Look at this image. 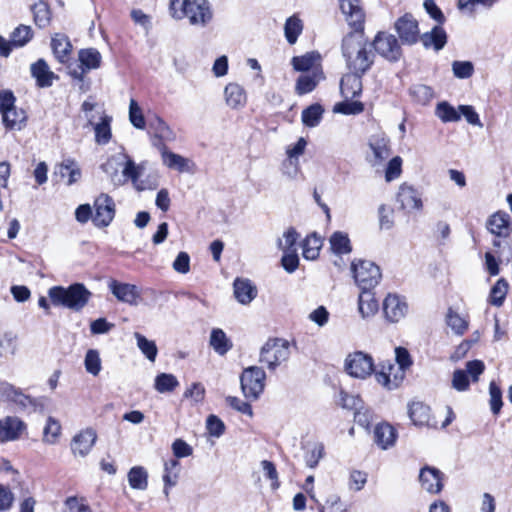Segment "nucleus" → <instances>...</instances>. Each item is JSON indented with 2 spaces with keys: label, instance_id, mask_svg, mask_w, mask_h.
<instances>
[{
  "label": "nucleus",
  "instance_id": "f257e3e1",
  "mask_svg": "<svg viewBox=\"0 0 512 512\" xmlns=\"http://www.w3.org/2000/svg\"><path fill=\"white\" fill-rule=\"evenodd\" d=\"M101 169L114 186L124 185L128 180H131L133 186L138 191L156 188L155 183L147 184L144 180H140V176L144 171V165L136 164L125 153L111 156L101 165Z\"/></svg>",
  "mask_w": 512,
  "mask_h": 512
},
{
  "label": "nucleus",
  "instance_id": "f03ea898",
  "mask_svg": "<svg viewBox=\"0 0 512 512\" xmlns=\"http://www.w3.org/2000/svg\"><path fill=\"white\" fill-rule=\"evenodd\" d=\"M371 43L364 33L351 32L342 40L341 51L349 71L366 73L374 63Z\"/></svg>",
  "mask_w": 512,
  "mask_h": 512
},
{
  "label": "nucleus",
  "instance_id": "7ed1b4c3",
  "mask_svg": "<svg viewBox=\"0 0 512 512\" xmlns=\"http://www.w3.org/2000/svg\"><path fill=\"white\" fill-rule=\"evenodd\" d=\"M170 15L177 20L187 18L193 26H206L213 18L208 0H170Z\"/></svg>",
  "mask_w": 512,
  "mask_h": 512
},
{
  "label": "nucleus",
  "instance_id": "20e7f679",
  "mask_svg": "<svg viewBox=\"0 0 512 512\" xmlns=\"http://www.w3.org/2000/svg\"><path fill=\"white\" fill-rule=\"evenodd\" d=\"M92 293L82 284L74 283L65 288L53 286L48 290V297L52 305L81 311L89 302Z\"/></svg>",
  "mask_w": 512,
  "mask_h": 512
},
{
  "label": "nucleus",
  "instance_id": "39448f33",
  "mask_svg": "<svg viewBox=\"0 0 512 512\" xmlns=\"http://www.w3.org/2000/svg\"><path fill=\"white\" fill-rule=\"evenodd\" d=\"M290 356V345L287 340L274 338L269 339L260 350L259 361L267 366L269 370H275L282 362Z\"/></svg>",
  "mask_w": 512,
  "mask_h": 512
},
{
  "label": "nucleus",
  "instance_id": "423d86ee",
  "mask_svg": "<svg viewBox=\"0 0 512 512\" xmlns=\"http://www.w3.org/2000/svg\"><path fill=\"white\" fill-rule=\"evenodd\" d=\"M266 373L258 366H250L243 370L240 383L244 396L255 401L262 394L265 387Z\"/></svg>",
  "mask_w": 512,
  "mask_h": 512
},
{
  "label": "nucleus",
  "instance_id": "0eeeda50",
  "mask_svg": "<svg viewBox=\"0 0 512 512\" xmlns=\"http://www.w3.org/2000/svg\"><path fill=\"white\" fill-rule=\"evenodd\" d=\"M12 92L5 91L0 99V113L4 126L10 130H21L26 121V113L15 106Z\"/></svg>",
  "mask_w": 512,
  "mask_h": 512
},
{
  "label": "nucleus",
  "instance_id": "6e6552de",
  "mask_svg": "<svg viewBox=\"0 0 512 512\" xmlns=\"http://www.w3.org/2000/svg\"><path fill=\"white\" fill-rule=\"evenodd\" d=\"M351 270L360 289H373L381 279L380 268L370 261L353 262Z\"/></svg>",
  "mask_w": 512,
  "mask_h": 512
},
{
  "label": "nucleus",
  "instance_id": "1a4fd4ad",
  "mask_svg": "<svg viewBox=\"0 0 512 512\" xmlns=\"http://www.w3.org/2000/svg\"><path fill=\"white\" fill-rule=\"evenodd\" d=\"M345 370L354 378L366 379L375 371L373 357L362 351H355L347 355Z\"/></svg>",
  "mask_w": 512,
  "mask_h": 512
},
{
  "label": "nucleus",
  "instance_id": "9d476101",
  "mask_svg": "<svg viewBox=\"0 0 512 512\" xmlns=\"http://www.w3.org/2000/svg\"><path fill=\"white\" fill-rule=\"evenodd\" d=\"M375 51L390 62H397L402 57V48L397 38L387 32H378L371 43Z\"/></svg>",
  "mask_w": 512,
  "mask_h": 512
},
{
  "label": "nucleus",
  "instance_id": "9b49d317",
  "mask_svg": "<svg viewBox=\"0 0 512 512\" xmlns=\"http://www.w3.org/2000/svg\"><path fill=\"white\" fill-rule=\"evenodd\" d=\"M78 59L79 67L71 69L69 74L79 81H83L85 74L90 70L98 69L102 62V56L95 48L81 49L78 53Z\"/></svg>",
  "mask_w": 512,
  "mask_h": 512
},
{
  "label": "nucleus",
  "instance_id": "f8f14e48",
  "mask_svg": "<svg viewBox=\"0 0 512 512\" xmlns=\"http://www.w3.org/2000/svg\"><path fill=\"white\" fill-rule=\"evenodd\" d=\"M92 221L96 227H107L115 215V204L108 194H100L94 201Z\"/></svg>",
  "mask_w": 512,
  "mask_h": 512
},
{
  "label": "nucleus",
  "instance_id": "ddd939ff",
  "mask_svg": "<svg viewBox=\"0 0 512 512\" xmlns=\"http://www.w3.org/2000/svg\"><path fill=\"white\" fill-rule=\"evenodd\" d=\"M394 27L403 44H415L421 37L418 22L411 14L400 17Z\"/></svg>",
  "mask_w": 512,
  "mask_h": 512
},
{
  "label": "nucleus",
  "instance_id": "4468645a",
  "mask_svg": "<svg viewBox=\"0 0 512 512\" xmlns=\"http://www.w3.org/2000/svg\"><path fill=\"white\" fill-rule=\"evenodd\" d=\"M33 33L30 26L19 25L11 33V39L0 36V55L8 57L14 47H22L32 39Z\"/></svg>",
  "mask_w": 512,
  "mask_h": 512
},
{
  "label": "nucleus",
  "instance_id": "2eb2a0df",
  "mask_svg": "<svg viewBox=\"0 0 512 512\" xmlns=\"http://www.w3.org/2000/svg\"><path fill=\"white\" fill-rule=\"evenodd\" d=\"M108 288L118 301L131 306L138 305L141 294L136 285L111 279Z\"/></svg>",
  "mask_w": 512,
  "mask_h": 512
},
{
  "label": "nucleus",
  "instance_id": "dca6fc26",
  "mask_svg": "<svg viewBox=\"0 0 512 512\" xmlns=\"http://www.w3.org/2000/svg\"><path fill=\"white\" fill-rule=\"evenodd\" d=\"M340 8L346 21L354 29L353 32L363 33L365 13L360 0H340Z\"/></svg>",
  "mask_w": 512,
  "mask_h": 512
},
{
  "label": "nucleus",
  "instance_id": "f3484780",
  "mask_svg": "<svg viewBox=\"0 0 512 512\" xmlns=\"http://www.w3.org/2000/svg\"><path fill=\"white\" fill-rule=\"evenodd\" d=\"M26 430V424L16 416H6L0 419V442L18 440Z\"/></svg>",
  "mask_w": 512,
  "mask_h": 512
},
{
  "label": "nucleus",
  "instance_id": "a211bd4d",
  "mask_svg": "<svg viewBox=\"0 0 512 512\" xmlns=\"http://www.w3.org/2000/svg\"><path fill=\"white\" fill-rule=\"evenodd\" d=\"M54 176L61 181L65 180L66 185L71 186L80 180L82 172L75 159L66 158L55 166Z\"/></svg>",
  "mask_w": 512,
  "mask_h": 512
},
{
  "label": "nucleus",
  "instance_id": "6ab92c4d",
  "mask_svg": "<svg viewBox=\"0 0 512 512\" xmlns=\"http://www.w3.org/2000/svg\"><path fill=\"white\" fill-rule=\"evenodd\" d=\"M407 310L406 302L398 295L389 294L383 302V311L389 322H399L405 317Z\"/></svg>",
  "mask_w": 512,
  "mask_h": 512
},
{
  "label": "nucleus",
  "instance_id": "aec40b11",
  "mask_svg": "<svg viewBox=\"0 0 512 512\" xmlns=\"http://www.w3.org/2000/svg\"><path fill=\"white\" fill-rule=\"evenodd\" d=\"M97 433L93 428H86L76 434L71 443L72 452L81 457L86 456L94 446Z\"/></svg>",
  "mask_w": 512,
  "mask_h": 512
},
{
  "label": "nucleus",
  "instance_id": "412c9836",
  "mask_svg": "<svg viewBox=\"0 0 512 512\" xmlns=\"http://www.w3.org/2000/svg\"><path fill=\"white\" fill-rule=\"evenodd\" d=\"M365 73L349 71L343 75L340 81L341 95L345 99H353L362 93V76Z\"/></svg>",
  "mask_w": 512,
  "mask_h": 512
},
{
  "label": "nucleus",
  "instance_id": "4be33fe9",
  "mask_svg": "<svg viewBox=\"0 0 512 512\" xmlns=\"http://www.w3.org/2000/svg\"><path fill=\"white\" fill-rule=\"evenodd\" d=\"M443 476L440 470L426 466L421 469L419 480L424 490L432 494H437L443 488Z\"/></svg>",
  "mask_w": 512,
  "mask_h": 512
},
{
  "label": "nucleus",
  "instance_id": "5701e85b",
  "mask_svg": "<svg viewBox=\"0 0 512 512\" xmlns=\"http://www.w3.org/2000/svg\"><path fill=\"white\" fill-rule=\"evenodd\" d=\"M0 400L12 401L23 409L34 406V400L30 396L4 381H0Z\"/></svg>",
  "mask_w": 512,
  "mask_h": 512
},
{
  "label": "nucleus",
  "instance_id": "b1692460",
  "mask_svg": "<svg viewBox=\"0 0 512 512\" xmlns=\"http://www.w3.org/2000/svg\"><path fill=\"white\" fill-rule=\"evenodd\" d=\"M486 226L492 234L499 237H507L512 231L510 216L503 211H498L491 215L487 220Z\"/></svg>",
  "mask_w": 512,
  "mask_h": 512
},
{
  "label": "nucleus",
  "instance_id": "393cba45",
  "mask_svg": "<svg viewBox=\"0 0 512 512\" xmlns=\"http://www.w3.org/2000/svg\"><path fill=\"white\" fill-rule=\"evenodd\" d=\"M233 291L236 300L243 305L251 303L258 293L256 286L246 278H236L233 283Z\"/></svg>",
  "mask_w": 512,
  "mask_h": 512
},
{
  "label": "nucleus",
  "instance_id": "a878e982",
  "mask_svg": "<svg viewBox=\"0 0 512 512\" xmlns=\"http://www.w3.org/2000/svg\"><path fill=\"white\" fill-rule=\"evenodd\" d=\"M324 79L323 69H316L313 73H303L296 81L295 93L300 96L308 94Z\"/></svg>",
  "mask_w": 512,
  "mask_h": 512
},
{
  "label": "nucleus",
  "instance_id": "bb28decb",
  "mask_svg": "<svg viewBox=\"0 0 512 512\" xmlns=\"http://www.w3.org/2000/svg\"><path fill=\"white\" fill-rule=\"evenodd\" d=\"M291 64L296 71L303 73H313L317 69H322L321 56L318 52H308L302 56H295Z\"/></svg>",
  "mask_w": 512,
  "mask_h": 512
},
{
  "label": "nucleus",
  "instance_id": "cd10ccee",
  "mask_svg": "<svg viewBox=\"0 0 512 512\" xmlns=\"http://www.w3.org/2000/svg\"><path fill=\"white\" fill-rule=\"evenodd\" d=\"M397 201L401 208L407 211L419 210L422 207V201L418 192L409 185L402 184L397 194Z\"/></svg>",
  "mask_w": 512,
  "mask_h": 512
},
{
  "label": "nucleus",
  "instance_id": "c85d7f7f",
  "mask_svg": "<svg viewBox=\"0 0 512 512\" xmlns=\"http://www.w3.org/2000/svg\"><path fill=\"white\" fill-rule=\"evenodd\" d=\"M396 430L388 423L378 424L374 429V441L381 449H388L395 444Z\"/></svg>",
  "mask_w": 512,
  "mask_h": 512
},
{
  "label": "nucleus",
  "instance_id": "c756f323",
  "mask_svg": "<svg viewBox=\"0 0 512 512\" xmlns=\"http://www.w3.org/2000/svg\"><path fill=\"white\" fill-rule=\"evenodd\" d=\"M420 40L425 48H433L435 51H439L445 46L447 35L440 25H436L430 32L422 34Z\"/></svg>",
  "mask_w": 512,
  "mask_h": 512
},
{
  "label": "nucleus",
  "instance_id": "7c9ffc66",
  "mask_svg": "<svg viewBox=\"0 0 512 512\" xmlns=\"http://www.w3.org/2000/svg\"><path fill=\"white\" fill-rule=\"evenodd\" d=\"M226 104L232 109H239L246 104L245 90L237 83H229L224 89Z\"/></svg>",
  "mask_w": 512,
  "mask_h": 512
},
{
  "label": "nucleus",
  "instance_id": "2f4dec72",
  "mask_svg": "<svg viewBox=\"0 0 512 512\" xmlns=\"http://www.w3.org/2000/svg\"><path fill=\"white\" fill-rule=\"evenodd\" d=\"M304 461L307 467L315 468L324 457V445L318 441H308L303 445Z\"/></svg>",
  "mask_w": 512,
  "mask_h": 512
},
{
  "label": "nucleus",
  "instance_id": "473e14b6",
  "mask_svg": "<svg viewBox=\"0 0 512 512\" xmlns=\"http://www.w3.org/2000/svg\"><path fill=\"white\" fill-rule=\"evenodd\" d=\"M31 74L40 87L51 86L53 78L55 77L54 73L50 71L48 64L43 59H39L31 65Z\"/></svg>",
  "mask_w": 512,
  "mask_h": 512
},
{
  "label": "nucleus",
  "instance_id": "72a5a7b5",
  "mask_svg": "<svg viewBox=\"0 0 512 512\" xmlns=\"http://www.w3.org/2000/svg\"><path fill=\"white\" fill-rule=\"evenodd\" d=\"M358 310L363 318L373 316L378 311V302L371 289H361L358 299Z\"/></svg>",
  "mask_w": 512,
  "mask_h": 512
},
{
  "label": "nucleus",
  "instance_id": "f704fd0d",
  "mask_svg": "<svg viewBox=\"0 0 512 512\" xmlns=\"http://www.w3.org/2000/svg\"><path fill=\"white\" fill-rule=\"evenodd\" d=\"M408 414L414 425H431L430 407L422 402H412L409 405Z\"/></svg>",
  "mask_w": 512,
  "mask_h": 512
},
{
  "label": "nucleus",
  "instance_id": "c9c22d12",
  "mask_svg": "<svg viewBox=\"0 0 512 512\" xmlns=\"http://www.w3.org/2000/svg\"><path fill=\"white\" fill-rule=\"evenodd\" d=\"M51 46L56 58L62 63L66 62L72 49L68 37L63 34H56L52 38Z\"/></svg>",
  "mask_w": 512,
  "mask_h": 512
},
{
  "label": "nucleus",
  "instance_id": "e433bc0d",
  "mask_svg": "<svg viewBox=\"0 0 512 512\" xmlns=\"http://www.w3.org/2000/svg\"><path fill=\"white\" fill-rule=\"evenodd\" d=\"M157 146L162 155L163 163L169 168L177 169L178 171H184L187 166V160L181 155L175 154L173 152L167 151L166 146L164 144L154 143Z\"/></svg>",
  "mask_w": 512,
  "mask_h": 512
},
{
  "label": "nucleus",
  "instance_id": "4c0bfd02",
  "mask_svg": "<svg viewBox=\"0 0 512 512\" xmlns=\"http://www.w3.org/2000/svg\"><path fill=\"white\" fill-rule=\"evenodd\" d=\"M210 345L219 355H225L231 348L232 343L222 329H213L210 335Z\"/></svg>",
  "mask_w": 512,
  "mask_h": 512
},
{
  "label": "nucleus",
  "instance_id": "58836bf2",
  "mask_svg": "<svg viewBox=\"0 0 512 512\" xmlns=\"http://www.w3.org/2000/svg\"><path fill=\"white\" fill-rule=\"evenodd\" d=\"M389 141L383 136H372L369 140V147L371 148L375 157L376 163L382 162L390 155Z\"/></svg>",
  "mask_w": 512,
  "mask_h": 512
},
{
  "label": "nucleus",
  "instance_id": "ea45409f",
  "mask_svg": "<svg viewBox=\"0 0 512 512\" xmlns=\"http://www.w3.org/2000/svg\"><path fill=\"white\" fill-rule=\"evenodd\" d=\"M112 118L110 116H103L101 121L94 125L95 142L98 145H106L112 137L111 124Z\"/></svg>",
  "mask_w": 512,
  "mask_h": 512
},
{
  "label": "nucleus",
  "instance_id": "a19ab883",
  "mask_svg": "<svg viewBox=\"0 0 512 512\" xmlns=\"http://www.w3.org/2000/svg\"><path fill=\"white\" fill-rule=\"evenodd\" d=\"M179 386L178 379L170 373H160L154 381V388L159 393L173 392Z\"/></svg>",
  "mask_w": 512,
  "mask_h": 512
},
{
  "label": "nucleus",
  "instance_id": "79ce46f5",
  "mask_svg": "<svg viewBox=\"0 0 512 512\" xmlns=\"http://www.w3.org/2000/svg\"><path fill=\"white\" fill-rule=\"evenodd\" d=\"M330 246L331 250L337 255L348 254L352 249L348 235L340 231L331 235Z\"/></svg>",
  "mask_w": 512,
  "mask_h": 512
},
{
  "label": "nucleus",
  "instance_id": "37998d69",
  "mask_svg": "<svg viewBox=\"0 0 512 512\" xmlns=\"http://www.w3.org/2000/svg\"><path fill=\"white\" fill-rule=\"evenodd\" d=\"M446 323L457 335H462L468 329V320L459 313L449 308L446 314Z\"/></svg>",
  "mask_w": 512,
  "mask_h": 512
},
{
  "label": "nucleus",
  "instance_id": "c03bdc74",
  "mask_svg": "<svg viewBox=\"0 0 512 512\" xmlns=\"http://www.w3.org/2000/svg\"><path fill=\"white\" fill-rule=\"evenodd\" d=\"M508 282L501 278L497 280L490 291L489 302L491 305L501 307L508 292Z\"/></svg>",
  "mask_w": 512,
  "mask_h": 512
},
{
  "label": "nucleus",
  "instance_id": "a18cd8bd",
  "mask_svg": "<svg viewBox=\"0 0 512 512\" xmlns=\"http://www.w3.org/2000/svg\"><path fill=\"white\" fill-rule=\"evenodd\" d=\"M322 240L315 233L306 237L303 242V257L307 260H314L319 255Z\"/></svg>",
  "mask_w": 512,
  "mask_h": 512
},
{
  "label": "nucleus",
  "instance_id": "49530a36",
  "mask_svg": "<svg viewBox=\"0 0 512 512\" xmlns=\"http://www.w3.org/2000/svg\"><path fill=\"white\" fill-rule=\"evenodd\" d=\"M303 30L302 21L297 16H291L286 20L284 31L285 37L290 44L296 43L298 36Z\"/></svg>",
  "mask_w": 512,
  "mask_h": 512
},
{
  "label": "nucleus",
  "instance_id": "de8ad7c7",
  "mask_svg": "<svg viewBox=\"0 0 512 512\" xmlns=\"http://www.w3.org/2000/svg\"><path fill=\"white\" fill-rule=\"evenodd\" d=\"M148 475L143 467H133L128 473V481L133 489L145 490L148 485Z\"/></svg>",
  "mask_w": 512,
  "mask_h": 512
},
{
  "label": "nucleus",
  "instance_id": "09e8293b",
  "mask_svg": "<svg viewBox=\"0 0 512 512\" xmlns=\"http://www.w3.org/2000/svg\"><path fill=\"white\" fill-rule=\"evenodd\" d=\"M17 349V336L13 332L0 334V356H13Z\"/></svg>",
  "mask_w": 512,
  "mask_h": 512
},
{
  "label": "nucleus",
  "instance_id": "8fccbe9b",
  "mask_svg": "<svg viewBox=\"0 0 512 512\" xmlns=\"http://www.w3.org/2000/svg\"><path fill=\"white\" fill-rule=\"evenodd\" d=\"M435 113L443 122H457L461 119L459 110L447 102L439 103L436 107Z\"/></svg>",
  "mask_w": 512,
  "mask_h": 512
},
{
  "label": "nucleus",
  "instance_id": "3c124183",
  "mask_svg": "<svg viewBox=\"0 0 512 512\" xmlns=\"http://www.w3.org/2000/svg\"><path fill=\"white\" fill-rule=\"evenodd\" d=\"M324 110L320 104H313L302 112V122L308 127H315L319 124Z\"/></svg>",
  "mask_w": 512,
  "mask_h": 512
},
{
  "label": "nucleus",
  "instance_id": "603ef678",
  "mask_svg": "<svg viewBox=\"0 0 512 512\" xmlns=\"http://www.w3.org/2000/svg\"><path fill=\"white\" fill-rule=\"evenodd\" d=\"M134 337L137 340V346L141 350V352L149 359L154 362L157 356V346L154 341L148 340L142 334L135 332Z\"/></svg>",
  "mask_w": 512,
  "mask_h": 512
},
{
  "label": "nucleus",
  "instance_id": "864d4df0",
  "mask_svg": "<svg viewBox=\"0 0 512 512\" xmlns=\"http://www.w3.org/2000/svg\"><path fill=\"white\" fill-rule=\"evenodd\" d=\"M179 472V462L176 459H171L164 464V475L163 481L165 486H174L176 485L177 478ZM164 492L166 495L168 494L167 487H165Z\"/></svg>",
  "mask_w": 512,
  "mask_h": 512
},
{
  "label": "nucleus",
  "instance_id": "5fc2aeb1",
  "mask_svg": "<svg viewBox=\"0 0 512 512\" xmlns=\"http://www.w3.org/2000/svg\"><path fill=\"white\" fill-rule=\"evenodd\" d=\"M363 110L364 104L362 102L350 101V99L337 103L333 108L334 112L344 115H357L363 112Z\"/></svg>",
  "mask_w": 512,
  "mask_h": 512
},
{
  "label": "nucleus",
  "instance_id": "6e6d98bb",
  "mask_svg": "<svg viewBox=\"0 0 512 512\" xmlns=\"http://www.w3.org/2000/svg\"><path fill=\"white\" fill-rule=\"evenodd\" d=\"M129 120L131 124L137 129H144L146 125L145 117L142 109L135 99H130L129 102Z\"/></svg>",
  "mask_w": 512,
  "mask_h": 512
},
{
  "label": "nucleus",
  "instance_id": "4d7b16f0",
  "mask_svg": "<svg viewBox=\"0 0 512 512\" xmlns=\"http://www.w3.org/2000/svg\"><path fill=\"white\" fill-rule=\"evenodd\" d=\"M84 365L88 373L97 376L101 371L99 352L94 349H89L85 355Z\"/></svg>",
  "mask_w": 512,
  "mask_h": 512
},
{
  "label": "nucleus",
  "instance_id": "13d9d810",
  "mask_svg": "<svg viewBox=\"0 0 512 512\" xmlns=\"http://www.w3.org/2000/svg\"><path fill=\"white\" fill-rule=\"evenodd\" d=\"M410 95L420 104H427L433 98V91L429 86L416 84L410 88Z\"/></svg>",
  "mask_w": 512,
  "mask_h": 512
},
{
  "label": "nucleus",
  "instance_id": "bf43d9fd",
  "mask_svg": "<svg viewBox=\"0 0 512 512\" xmlns=\"http://www.w3.org/2000/svg\"><path fill=\"white\" fill-rule=\"evenodd\" d=\"M61 426L57 420L52 417L47 419V423L43 430V440L46 443L54 444L60 435Z\"/></svg>",
  "mask_w": 512,
  "mask_h": 512
},
{
  "label": "nucleus",
  "instance_id": "052dcab7",
  "mask_svg": "<svg viewBox=\"0 0 512 512\" xmlns=\"http://www.w3.org/2000/svg\"><path fill=\"white\" fill-rule=\"evenodd\" d=\"M452 72L458 79L470 78L474 73V65L470 61H453Z\"/></svg>",
  "mask_w": 512,
  "mask_h": 512
},
{
  "label": "nucleus",
  "instance_id": "680f3d73",
  "mask_svg": "<svg viewBox=\"0 0 512 512\" xmlns=\"http://www.w3.org/2000/svg\"><path fill=\"white\" fill-rule=\"evenodd\" d=\"M299 234L294 228H289L287 231L284 232L283 238L278 239V247L284 252L296 250L294 248L297 240H298Z\"/></svg>",
  "mask_w": 512,
  "mask_h": 512
},
{
  "label": "nucleus",
  "instance_id": "e2e57ef3",
  "mask_svg": "<svg viewBox=\"0 0 512 512\" xmlns=\"http://www.w3.org/2000/svg\"><path fill=\"white\" fill-rule=\"evenodd\" d=\"M35 24L40 27H46L50 22V11L45 3L36 4L33 7Z\"/></svg>",
  "mask_w": 512,
  "mask_h": 512
},
{
  "label": "nucleus",
  "instance_id": "0e129e2a",
  "mask_svg": "<svg viewBox=\"0 0 512 512\" xmlns=\"http://www.w3.org/2000/svg\"><path fill=\"white\" fill-rule=\"evenodd\" d=\"M489 394H490V408L494 415L499 414L503 402H502V393L500 388L495 384V382H491L489 386Z\"/></svg>",
  "mask_w": 512,
  "mask_h": 512
},
{
  "label": "nucleus",
  "instance_id": "69168bd1",
  "mask_svg": "<svg viewBox=\"0 0 512 512\" xmlns=\"http://www.w3.org/2000/svg\"><path fill=\"white\" fill-rule=\"evenodd\" d=\"M65 507V512H92L85 500L77 497H68L65 500Z\"/></svg>",
  "mask_w": 512,
  "mask_h": 512
},
{
  "label": "nucleus",
  "instance_id": "338daca9",
  "mask_svg": "<svg viewBox=\"0 0 512 512\" xmlns=\"http://www.w3.org/2000/svg\"><path fill=\"white\" fill-rule=\"evenodd\" d=\"M402 159L399 156L392 158L386 168L385 178L388 182L397 179L402 172Z\"/></svg>",
  "mask_w": 512,
  "mask_h": 512
},
{
  "label": "nucleus",
  "instance_id": "774afa93",
  "mask_svg": "<svg viewBox=\"0 0 512 512\" xmlns=\"http://www.w3.org/2000/svg\"><path fill=\"white\" fill-rule=\"evenodd\" d=\"M184 397L192 399L195 404L201 403L205 398V388L201 383L195 382L184 392Z\"/></svg>",
  "mask_w": 512,
  "mask_h": 512
}]
</instances>
